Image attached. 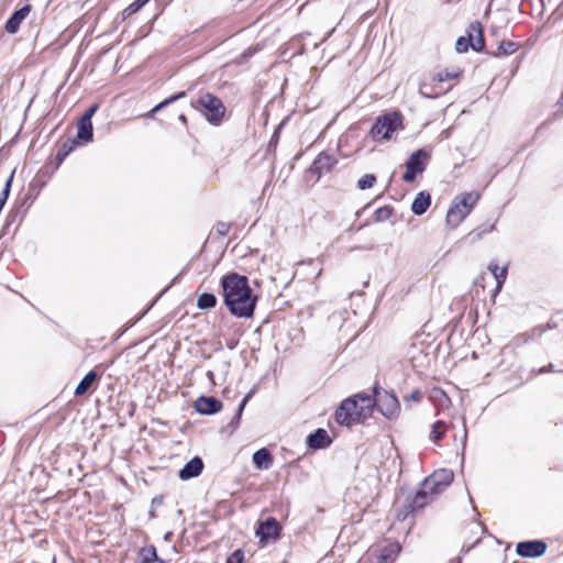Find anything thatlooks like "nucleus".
Segmentation results:
<instances>
[{"instance_id": "36", "label": "nucleus", "mask_w": 563, "mask_h": 563, "mask_svg": "<svg viewBox=\"0 0 563 563\" xmlns=\"http://www.w3.org/2000/svg\"><path fill=\"white\" fill-rule=\"evenodd\" d=\"M376 183V177L373 174H365L357 181V188L360 190H366L372 188Z\"/></svg>"}, {"instance_id": "27", "label": "nucleus", "mask_w": 563, "mask_h": 563, "mask_svg": "<svg viewBox=\"0 0 563 563\" xmlns=\"http://www.w3.org/2000/svg\"><path fill=\"white\" fill-rule=\"evenodd\" d=\"M186 96V92L185 91H179L173 96H170L169 98L163 100L162 102H159L158 104H156L150 112H148V117L152 118L154 115V113L158 112L159 110L164 109L165 107L169 106L170 103L184 98Z\"/></svg>"}, {"instance_id": "52", "label": "nucleus", "mask_w": 563, "mask_h": 563, "mask_svg": "<svg viewBox=\"0 0 563 563\" xmlns=\"http://www.w3.org/2000/svg\"><path fill=\"white\" fill-rule=\"evenodd\" d=\"M369 205H365V207L362 208V211H365L366 208H368Z\"/></svg>"}, {"instance_id": "10", "label": "nucleus", "mask_w": 563, "mask_h": 563, "mask_svg": "<svg viewBox=\"0 0 563 563\" xmlns=\"http://www.w3.org/2000/svg\"><path fill=\"white\" fill-rule=\"evenodd\" d=\"M280 530V523L274 517H268L258 525L256 536L261 542H267L271 539L276 540L279 537Z\"/></svg>"}, {"instance_id": "2", "label": "nucleus", "mask_w": 563, "mask_h": 563, "mask_svg": "<svg viewBox=\"0 0 563 563\" xmlns=\"http://www.w3.org/2000/svg\"><path fill=\"white\" fill-rule=\"evenodd\" d=\"M375 401L373 395L360 393L343 400L335 410V420L343 426H351L371 417Z\"/></svg>"}, {"instance_id": "16", "label": "nucleus", "mask_w": 563, "mask_h": 563, "mask_svg": "<svg viewBox=\"0 0 563 563\" xmlns=\"http://www.w3.org/2000/svg\"><path fill=\"white\" fill-rule=\"evenodd\" d=\"M400 550L401 548L399 543H389L380 549L378 554H372V556L374 558L375 563H394Z\"/></svg>"}, {"instance_id": "42", "label": "nucleus", "mask_w": 563, "mask_h": 563, "mask_svg": "<svg viewBox=\"0 0 563 563\" xmlns=\"http://www.w3.org/2000/svg\"><path fill=\"white\" fill-rule=\"evenodd\" d=\"M99 106L97 103L90 106L86 112L82 114V117L80 118V121H84V122H91V119L92 117L95 115V113L97 112Z\"/></svg>"}, {"instance_id": "23", "label": "nucleus", "mask_w": 563, "mask_h": 563, "mask_svg": "<svg viewBox=\"0 0 563 563\" xmlns=\"http://www.w3.org/2000/svg\"><path fill=\"white\" fill-rule=\"evenodd\" d=\"M98 374L96 373V371H90L88 372L84 378L79 382V384L77 385L76 389H75V395L76 396H82L85 395L89 388L92 386V384L98 379Z\"/></svg>"}, {"instance_id": "18", "label": "nucleus", "mask_w": 563, "mask_h": 563, "mask_svg": "<svg viewBox=\"0 0 563 563\" xmlns=\"http://www.w3.org/2000/svg\"><path fill=\"white\" fill-rule=\"evenodd\" d=\"M430 205H431L430 194L427 191H420L419 194H417V196L415 197V199L412 201L411 211L416 216H421L428 210Z\"/></svg>"}, {"instance_id": "38", "label": "nucleus", "mask_w": 563, "mask_h": 563, "mask_svg": "<svg viewBox=\"0 0 563 563\" xmlns=\"http://www.w3.org/2000/svg\"><path fill=\"white\" fill-rule=\"evenodd\" d=\"M150 0H135L128 8L124 9L123 14L129 16L135 12H137L143 5H145Z\"/></svg>"}, {"instance_id": "51", "label": "nucleus", "mask_w": 563, "mask_h": 563, "mask_svg": "<svg viewBox=\"0 0 563 563\" xmlns=\"http://www.w3.org/2000/svg\"><path fill=\"white\" fill-rule=\"evenodd\" d=\"M369 205H365V207L362 208V211H365L366 208H368Z\"/></svg>"}, {"instance_id": "47", "label": "nucleus", "mask_w": 563, "mask_h": 563, "mask_svg": "<svg viewBox=\"0 0 563 563\" xmlns=\"http://www.w3.org/2000/svg\"><path fill=\"white\" fill-rule=\"evenodd\" d=\"M161 501H162V499H158L157 497H155V498L153 499V504H155V503H156V504H159Z\"/></svg>"}, {"instance_id": "45", "label": "nucleus", "mask_w": 563, "mask_h": 563, "mask_svg": "<svg viewBox=\"0 0 563 563\" xmlns=\"http://www.w3.org/2000/svg\"><path fill=\"white\" fill-rule=\"evenodd\" d=\"M553 371V365L552 364H549L548 366H544L542 368L539 369V373H548V372H551Z\"/></svg>"}, {"instance_id": "26", "label": "nucleus", "mask_w": 563, "mask_h": 563, "mask_svg": "<svg viewBox=\"0 0 563 563\" xmlns=\"http://www.w3.org/2000/svg\"><path fill=\"white\" fill-rule=\"evenodd\" d=\"M77 144V140H68L59 147L56 154V161L58 165L62 164L63 161L74 151Z\"/></svg>"}, {"instance_id": "21", "label": "nucleus", "mask_w": 563, "mask_h": 563, "mask_svg": "<svg viewBox=\"0 0 563 563\" xmlns=\"http://www.w3.org/2000/svg\"><path fill=\"white\" fill-rule=\"evenodd\" d=\"M135 563H164V561L158 558L154 545H147L140 549Z\"/></svg>"}, {"instance_id": "34", "label": "nucleus", "mask_w": 563, "mask_h": 563, "mask_svg": "<svg viewBox=\"0 0 563 563\" xmlns=\"http://www.w3.org/2000/svg\"><path fill=\"white\" fill-rule=\"evenodd\" d=\"M252 397V391H250L249 394H246L244 396V398L241 400L240 405H239V408L236 410V413L234 415V417L232 418L231 422H230V426L236 428L240 423V420H241V417H242V412L247 404V401L251 399Z\"/></svg>"}, {"instance_id": "4", "label": "nucleus", "mask_w": 563, "mask_h": 563, "mask_svg": "<svg viewBox=\"0 0 563 563\" xmlns=\"http://www.w3.org/2000/svg\"><path fill=\"white\" fill-rule=\"evenodd\" d=\"M195 108L200 110L207 121L213 125L220 124L225 113L223 102L212 93L201 95L198 98Z\"/></svg>"}, {"instance_id": "41", "label": "nucleus", "mask_w": 563, "mask_h": 563, "mask_svg": "<svg viewBox=\"0 0 563 563\" xmlns=\"http://www.w3.org/2000/svg\"><path fill=\"white\" fill-rule=\"evenodd\" d=\"M243 559L244 552L241 549H238L227 558L225 563H242Z\"/></svg>"}, {"instance_id": "9", "label": "nucleus", "mask_w": 563, "mask_h": 563, "mask_svg": "<svg viewBox=\"0 0 563 563\" xmlns=\"http://www.w3.org/2000/svg\"><path fill=\"white\" fill-rule=\"evenodd\" d=\"M548 549L543 540H530L518 542L516 553L522 558H539L545 553Z\"/></svg>"}, {"instance_id": "48", "label": "nucleus", "mask_w": 563, "mask_h": 563, "mask_svg": "<svg viewBox=\"0 0 563 563\" xmlns=\"http://www.w3.org/2000/svg\"><path fill=\"white\" fill-rule=\"evenodd\" d=\"M361 213H362V210L356 211V213H355L356 218H358L361 216Z\"/></svg>"}, {"instance_id": "39", "label": "nucleus", "mask_w": 563, "mask_h": 563, "mask_svg": "<svg viewBox=\"0 0 563 563\" xmlns=\"http://www.w3.org/2000/svg\"><path fill=\"white\" fill-rule=\"evenodd\" d=\"M257 52L258 46H251L247 49H245L239 57H236L235 63L242 65Z\"/></svg>"}, {"instance_id": "8", "label": "nucleus", "mask_w": 563, "mask_h": 563, "mask_svg": "<svg viewBox=\"0 0 563 563\" xmlns=\"http://www.w3.org/2000/svg\"><path fill=\"white\" fill-rule=\"evenodd\" d=\"M453 478L452 471L441 468L428 476L423 481V486L431 492V495L438 496L453 482Z\"/></svg>"}, {"instance_id": "46", "label": "nucleus", "mask_w": 563, "mask_h": 563, "mask_svg": "<svg viewBox=\"0 0 563 563\" xmlns=\"http://www.w3.org/2000/svg\"><path fill=\"white\" fill-rule=\"evenodd\" d=\"M179 121H180V122H183L184 124H186V123H187V118H186V115H185V114H180V115H179Z\"/></svg>"}, {"instance_id": "1", "label": "nucleus", "mask_w": 563, "mask_h": 563, "mask_svg": "<svg viewBox=\"0 0 563 563\" xmlns=\"http://www.w3.org/2000/svg\"><path fill=\"white\" fill-rule=\"evenodd\" d=\"M223 302L230 313L236 318H252L257 297L253 295L249 278L238 273H229L221 278Z\"/></svg>"}, {"instance_id": "24", "label": "nucleus", "mask_w": 563, "mask_h": 563, "mask_svg": "<svg viewBox=\"0 0 563 563\" xmlns=\"http://www.w3.org/2000/svg\"><path fill=\"white\" fill-rule=\"evenodd\" d=\"M93 137V128L91 122H78V131H77V140L84 143H88L92 141Z\"/></svg>"}, {"instance_id": "30", "label": "nucleus", "mask_w": 563, "mask_h": 563, "mask_svg": "<svg viewBox=\"0 0 563 563\" xmlns=\"http://www.w3.org/2000/svg\"><path fill=\"white\" fill-rule=\"evenodd\" d=\"M544 331H545V328L542 325H539V327L531 329L529 332L519 335L517 338V340L522 343H528L529 341L539 339L543 334Z\"/></svg>"}, {"instance_id": "50", "label": "nucleus", "mask_w": 563, "mask_h": 563, "mask_svg": "<svg viewBox=\"0 0 563 563\" xmlns=\"http://www.w3.org/2000/svg\"><path fill=\"white\" fill-rule=\"evenodd\" d=\"M212 376H213V373L209 371V372H208V377H210V378H211Z\"/></svg>"}, {"instance_id": "20", "label": "nucleus", "mask_w": 563, "mask_h": 563, "mask_svg": "<svg viewBox=\"0 0 563 563\" xmlns=\"http://www.w3.org/2000/svg\"><path fill=\"white\" fill-rule=\"evenodd\" d=\"M470 32H472L471 48L475 52H483L484 47H485V40H484L481 23L479 22L471 23Z\"/></svg>"}, {"instance_id": "31", "label": "nucleus", "mask_w": 563, "mask_h": 563, "mask_svg": "<svg viewBox=\"0 0 563 563\" xmlns=\"http://www.w3.org/2000/svg\"><path fill=\"white\" fill-rule=\"evenodd\" d=\"M445 430H446V427L442 420L435 421L432 424V429L430 432L431 440H433L434 442L440 441L444 437Z\"/></svg>"}, {"instance_id": "14", "label": "nucleus", "mask_w": 563, "mask_h": 563, "mask_svg": "<svg viewBox=\"0 0 563 563\" xmlns=\"http://www.w3.org/2000/svg\"><path fill=\"white\" fill-rule=\"evenodd\" d=\"M203 471V462L201 457L195 456L189 462L185 464V466L179 471V478L183 481H187L194 477L199 476Z\"/></svg>"}, {"instance_id": "32", "label": "nucleus", "mask_w": 563, "mask_h": 563, "mask_svg": "<svg viewBox=\"0 0 563 563\" xmlns=\"http://www.w3.org/2000/svg\"><path fill=\"white\" fill-rule=\"evenodd\" d=\"M393 214H394V209L390 206H384V207L378 208L374 212L373 220L375 222H384V221L388 220L389 218H391Z\"/></svg>"}, {"instance_id": "15", "label": "nucleus", "mask_w": 563, "mask_h": 563, "mask_svg": "<svg viewBox=\"0 0 563 563\" xmlns=\"http://www.w3.org/2000/svg\"><path fill=\"white\" fill-rule=\"evenodd\" d=\"M306 442L310 449L320 450L328 448L331 444V439L324 429L319 428L307 437Z\"/></svg>"}, {"instance_id": "37", "label": "nucleus", "mask_w": 563, "mask_h": 563, "mask_svg": "<svg viewBox=\"0 0 563 563\" xmlns=\"http://www.w3.org/2000/svg\"><path fill=\"white\" fill-rule=\"evenodd\" d=\"M14 173H15V170L13 169L7 179L3 189L0 192V199H2L4 203L7 202L9 195H10Z\"/></svg>"}, {"instance_id": "35", "label": "nucleus", "mask_w": 563, "mask_h": 563, "mask_svg": "<svg viewBox=\"0 0 563 563\" xmlns=\"http://www.w3.org/2000/svg\"><path fill=\"white\" fill-rule=\"evenodd\" d=\"M472 44V32L468 31L467 36H461L457 38L455 49L457 53H465L468 51Z\"/></svg>"}, {"instance_id": "12", "label": "nucleus", "mask_w": 563, "mask_h": 563, "mask_svg": "<svg viewBox=\"0 0 563 563\" xmlns=\"http://www.w3.org/2000/svg\"><path fill=\"white\" fill-rule=\"evenodd\" d=\"M31 10V4H25L22 8L15 10L5 22L4 30L10 34L16 33L20 29L22 21L29 15Z\"/></svg>"}, {"instance_id": "11", "label": "nucleus", "mask_w": 563, "mask_h": 563, "mask_svg": "<svg viewBox=\"0 0 563 563\" xmlns=\"http://www.w3.org/2000/svg\"><path fill=\"white\" fill-rule=\"evenodd\" d=\"M338 163V159L327 153V152H321L313 161L311 167H310V170L314 174L318 175V178L323 175V174H327L329 173L332 167L335 166V164Z\"/></svg>"}, {"instance_id": "40", "label": "nucleus", "mask_w": 563, "mask_h": 563, "mask_svg": "<svg viewBox=\"0 0 563 563\" xmlns=\"http://www.w3.org/2000/svg\"><path fill=\"white\" fill-rule=\"evenodd\" d=\"M416 512L413 508L410 507V504L406 500L401 508L397 511V519L404 521L411 514Z\"/></svg>"}, {"instance_id": "28", "label": "nucleus", "mask_w": 563, "mask_h": 563, "mask_svg": "<svg viewBox=\"0 0 563 563\" xmlns=\"http://www.w3.org/2000/svg\"><path fill=\"white\" fill-rule=\"evenodd\" d=\"M488 269L492 272L497 282V289H500L507 277V268H499L497 264L490 263Z\"/></svg>"}, {"instance_id": "6", "label": "nucleus", "mask_w": 563, "mask_h": 563, "mask_svg": "<svg viewBox=\"0 0 563 563\" xmlns=\"http://www.w3.org/2000/svg\"><path fill=\"white\" fill-rule=\"evenodd\" d=\"M373 400L376 408L384 417L388 419L397 418L400 412V405L393 391L380 389L376 384L373 387Z\"/></svg>"}, {"instance_id": "53", "label": "nucleus", "mask_w": 563, "mask_h": 563, "mask_svg": "<svg viewBox=\"0 0 563 563\" xmlns=\"http://www.w3.org/2000/svg\"><path fill=\"white\" fill-rule=\"evenodd\" d=\"M369 205H365V207L362 208V211H365L366 208H368Z\"/></svg>"}, {"instance_id": "22", "label": "nucleus", "mask_w": 563, "mask_h": 563, "mask_svg": "<svg viewBox=\"0 0 563 563\" xmlns=\"http://www.w3.org/2000/svg\"><path fill=\"white\" fill-rule=\"evenodd\" d=\"M450 87L444 88L440 86L438 82L434 85L429 82H421L419 87V93L424 98H437L444 91H446Z\"/></svg>"}, {"instance_id": "7", "label": "nucleus", "mask_w": 563, "mask_h": 563, "mask_svg": "<svg viewBox=\"0 0 563 563\" xmlns=\"http://www.w3.org/2000/svg\"><path fill=\"white\" fill-rule=\"evenodd\" d=\"M430 154L424 148L415 151L406 162V172L402 175V180L406 183H412L418 174L424 172Z\"/></svg>"}, {"instance_id": "25", "label": "nucleus", "mask_w": 563, "mask_h": 563, "mask_svg": "<svg viewBox=\"0 0 563 563\" xmlns=\"http://www.w3.org/2000/svg\"><path fill=\"white\" fill-rule=\"evenodd\" d=\"M218 299L212 292H203L197 299V307L200 310L212 309L217 306Z\"/></svg>"}, {"instance_id": "17", "label": "nucleus", "mask_w": 563, "mask_h": 563, "mask_svg": "<svg viewBox=\"0 0 563 563\" xmlns=\"http://www.w3.org/2000/svg\"><path fill=\"white\" fill-rule=\"evenodd\" d=\"M434 497L435 496L431 495V492L423 486L422 482L420 489L415 494L412 498L407 499V501L410 504V507L417 511L431 503Z\"/></svg>"}, {"instance_id": "54", "label": "nucleus", "mask_w": 563, "mask_h": 563, "mask_svg": "<svg viewBox=\"0 0 563 563\" xmlns=\"http://www.w3.org/2000/svg\"><path fill=\"white\" fill-rule=\"evenodd\" d=\"M367 224H368V223L366 222V223H364V224L360 225L358 230H360V229H363V227H365V225H367Z\"/></svg>"}, {"instance_id": "5", "label": "nucleus", "mask_w": 563, "mask_h": 563, "mask_svg": "<svg viewBox=\"0 0 563 563\" xmlns=\"http://www.w3.org/2000/svg\"><path fill=\"white\" fill-rule=\"evenodd\" d=\"M401 114L399 112H390L376 119L371 129V135L374 140H390L391 134L402 129Z\"/></svg>"}, {"instance_id": "43", "label": "nucleus", "mask_w": 563, "mask_h": 563, "mask_svg": "<svg viewBox=\"0 0 563 563\" xmlns=\"http://www.w3.org/2000/svg\"><path fill=\"white\" fill-rule=\"evenodd\" d=\"M230 223H227V222H218L217 225H216V230L218 232V234L224 236L229 233L230 231Z\"/></svg>"}, {"instance_id": "13", "label": "nucleus", "mask_w": 563, "mask_h": 563, "mask_svg": "<svg viewBox=\"0 0 563 563\" xmlns=\"http://www.w3.org/2000/svg\"><path fill=\"white\" fill-rule=\"evenodd\" d=\"M195 408L201 415H213L221 410L222 402L212 396H201L196 400Z\"/></svg>"}, {"instance_id": "55", "label": "nucleus", "mask_w": 563, "mask_h": 563, "mask_svg": "<svg viewBox=\"0 0 563 563\" xmlns=\"http://www.w3.org/2000/svg\"><path fill=\"white\" fill-rule=\"evenodd\" d=\"M514 563H526V562H521V561H515Z\"/></svg>"}, {"instance_id": "29", "label": "nucleus", "mask_w": 563, "mask_h": 563, "mask_svg": "<svg viewBox=\"0 0 563 563\" xmlns=\"http://www.w3.org/2000/svg\"><path fill=\"white\" fill-rule=\"evenodd\" d=\"M518 49V44L511 41H504L499 44L495 56H508Z\"/></svg>"}, {"instance_id": "33", "label": "nucleus", "mask_w": 563, "mask_h": 563, "mask_svg": "<svg viewBox=\"0 0 563 563\" xmlns=\"http://www.w3.org/2000/svg\"><path fill=\"white\" fill-rule=\"evenodd\" d=\"M459 76V73L456 71H451L449 69H444L442 71H439L438 74H435L433 77H432V81L433 82H438L440 86H442L443 82L448 81V80H453L455 79L456 77Z\"/></svg>"}, {"instance_id": "49", "label": "nucleus", "mask_w": 563, "mask_h": 563, "mask_svg": "<svg viewBox=\"0 0 563 563\" xmlns=\"http://www.w3.org/2000/svg\"><path fill=\"white\" fill-rule=\"evenodd\" d=\"M466 438H467V433H466V429L464 428V442L466 441Z\"/></svg>"}, {"instance_id": "19", "label": "nucleus", "mask_w": 563, "mask_h": 563, "mask_svg": "<svg viewBox=\"0 0 563 563\" xmlns=\"http://www.w3.org/2000/svg\"><path fill=\"white\" fill-rule=\"evenodd\" d=\"M253 464L258 470H268L273 464V455L266 448L257 450L253 454Z\"/></svg>"}, {"instance_id": "3", "label": "nucleus", "mask_w": 563, "mask_h": 563, "mask_svg": "<svg viewBox=\"0 0 563 563\" xmlns=\"http://www.w3.org/2000/svg\"><path fill=\"white\" fill-rule=\"evenodd\" d=\"M479 199V194L475 191L463 192L456 196L448 210L446 224L456 228L471 212Z\"/></svg>"}, {"instance_id": "44", "label": "nucleus", "mask_w": 563, "mask_h": 563, "mask_svg": "<svg viewBox=\"0 0 563 563\" xmlns=\"http://www.w3.org/2000/svg\"><path fill=\"white\" fill-rule=\"evenodd\" d=\"M406 399L419 401L421 399V393L419 390H413Z\"/></svg>"}]
</instances>
